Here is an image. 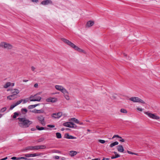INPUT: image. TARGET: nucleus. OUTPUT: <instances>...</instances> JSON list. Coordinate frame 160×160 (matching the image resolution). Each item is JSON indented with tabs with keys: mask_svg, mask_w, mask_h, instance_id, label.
<instances>
[{
	"mask_svg": "<svg viewBox=\"0 0 160 160\" xmlns=\"http://www.w3.org/2000/svg\"><path fill=\"white\" fill-rule=\"evenodd\" d=\"M18 124L19 126L23 128H27L29 127L32 124V122L26 119L25 118H18Z\"/></svg>",
	"mask_w": 160,
	"mask_h": 160,
	"instance_id": "obj_1",
	"label": "nucleus"
},
{
	"mask_svg": "<svg viewBox=\"0 0 160 160\" xmlns=\"http://www.w3.org/2000/svg\"><path fill=\"white\" fill-rule=\"evenodd\" d=\"M61 40L65 43L67 44L71 48H73L74 50L80 52H82L83 51V50L82 49L76 46L74 44L72 43L71 41H69L68 40L66 39L63 38H61Z\"/></svg>",
	"mask_w": 160,
	"mask_h": 160,
	"instance_id": "obj_2",
	"label": "nucleus"
},
{
	"mask_svg": "<svg viewBox=\"0 0 160 160\" xmlns=\"http://www.w3.org/2000/svg\"><path fill=\"white\" fill-rule=\"evenodd\" d=\"M0 47L8 49H11L12 48V45L4 42H2L0 43Z\"/></svg>",
	"mask_w": 160,
	"mask_h": 160,
	"instance_id": "obj_3",
	"label": "nucleus"
},
{
	"mask_svg": "<svg viewBox=\"0 0 160 160\" xmlns=\"http://www.w3.org/2000/svg\"><path fill=\"white\" fill-rule=\"evenodd\" d=\"M144 113L147 115L149 118L153 119L158 120L160 118L159 117L156 115L155 114L152 113L148 112H145Z\"/></svg>",
	"mask_w": 160,
	"mask_h": 160,
	"instance_id": "obj_4",
	"label": "nucleus"
},
{
	"mask_svg": "<svg viewBox=\"0 0 160 160\" xmlns=\"http://www.w3.org/2000/svg\"><path fill=\"white\" fill-rule=\"evenodd\" d=\"M38 94H36L34 96L31 95L30 97V101H40L42 98L40 96H37V95Z\"/></svg>",
	"mask_w": 160,
	"mask_h": 160,
	"instance_id": "obj_5",
	"label": "nucleus"
},
{
	"mask_svg": "<svg viewBox=\"0 0 160 160\" xmlns=\"http://www.w3.org/2000/svg\"><path fill=\"white\" fill-rule=\"evenodd\" d=\"M129 99L134 102H140L142 103H145L143 100L137 97H132L130 98Z\"/></svg>",
	"mask_w": 160,
	"mask_h": 160,
	"instance_id": "obj_6",
	"label": "nucleus"
},
{
	"mask_svg": "<svg viewBox=\"0 0 160 160\" xmlns=\"http://www.w3.org/2000/svg\"><path fill=\"white\" fill-rule=\"evenodd\" d=\"M63 125L64 126L69 127L70 128H76V125L72 122H67L63 124Z\"/></svg>",
	"mask_w": 160,
	"mask_h": 160,
	"instance_id": "obj_7",
	"label": "nucleus"
},
{
	"mask_svg": "<svg viewBox=\"0 0 160 160\" xmlns=\"http://www.w3.org/2000/svg\"><path fill=\"white\" fill-rule=\"evenodd\" d=\"M37 118L38 120L40 123L43 126L45 125V118L42 115H40L37 117Z\"/></svg>",
	"mask_w": 160,
	"mask_h": 160,
	"instance_id": "obj_8",
	"label": "nucleus"
},
{
	"mask_svg": "<svg viewBox=\"0 0 160 160\" xmlns=\"http://www.w3.org/2000/svg\"><path fill=\"white\" fill-rule=\"evenodd\" d=\"M41 4L43 5H46L49 4H53V3L51 0H45L41 2Z\"/></svg>",
	"mask_w": 160,
	"mask_h": 160,
	"instance_id": "obj_9",
	"label": "nucleus"
},
{
	"mask_svg": "<svg viewBox=\"0 0 160 160\" xmlns=\"http://www.w3.org/2000/svg\"><path fill=\"white\" fill-rule=\"evenodd\" d=\"M24 150L28 151L30 150H37V146H29L26 147Z\"/></svg>",
	"mask_w": 160,
	"mask_h": 160,
	"instance_id": "obj_10",
	"label": "nucleus"
},
{
	"mask_svg": "<svg viewBox=\"0 0 160 160\" xmlns=\"http://www.w3.org/2000/svg\"><path fill=\"white\" fill-rule=\"evenodd\" d=\"M62 115L61 112H58V113H54L52 115V117L54 118H58Z\"/></svg>",
	"mask_w": 160,
	"mask_h": 160,
	"instance_id": "obj_11",
	"label": "nucleus"
},
{
	"mask_svg": "<svg viewBox=\"0 0 160 160\" xmlns=\"http://www.w3.org/2000/svg\"><path fill=\"white\" fill-rule=\"evenodd\" d=\"M57 99L55 98L50 97L46 99V101L47 102H57Z\"/></svg>",
	"mask_w": 160,
	"mask_h": 160,
	"instance_id": "obj_12",
	"label": "nucleus"
},
{
	"mask_svg": "<svg viewBox=\"0 0 160 160\" xmlns=\"http://www.w3.org/2000/svg\"><path fill=\"white\" fill-rule=\"evenodd\" d=\"M31 111L32 112L36 113H43L44 112V111L43 109H41L40 110H37L36 109H34Z\"/></svg>",
	"mask_w": 160,
	"mask_h": 160,
	"instance_id": "obj_13",
	"label": "nucleus"
},
{
	"mask_svg": "<svg viewBox=\"0 0 160 160\" xmlns=\"http://www.w3.org/2000/svg\"><path fill=\"white\" fill-rule=\"evenodd\" d=\"M94 23V21L91 20L87 22L86 26L87 27H90L93 26Z\"/></svg>",
	"mask_w": 160,
	"mask_h": 160,
	"instance_id": "obj_14",
	"label": "nucleus"
},
{
	"mask_svg": "<svg viewBox=\"0 0 160 160\" xmlns=\"http://www.w3.org/2000/svg\"><path fill=\"white\" fill-rule=\"evenodd\" d=\"M118 151L120 152H124V149L122 145H119L117 147Z\"/></svg>",
	"mask_w": 160,
	"mask_h": 160,
	"instance_id": "obj_15",
	"label": "nucleus"
},
{
	"mask_svg": "<svg viewBox=\"0 0 160 160\" xmlns=\"http://www.w3.org/2000/svg\"><path fill=\"white\" fill-rule=\"evenodd\" d=\"M64 136L65 138L67 139H75L76 138V137L70 135L68 133L65 134Z\"/></svg>",
	"mask_w": 160,
	"mask_h": 160,
	"instance_id": "obj_16",
	"label": "nucleus"
},
{
	"mask_svg": "<svg viewBox=\"0 0 160 160\" xmlns=\"http://www.w3.org/2000/svg\"><path fill=\"white\" fill-rule=\"evenodd\" d=\"M17 98V96H15L14 94H12L7 96V98L9 100H14Z\"/></svg>",
	"mask_w": 160,
	"mask_h": 160,
	"instance_id": "obj_17",
	"label": "nucleus"
},
{
	"mask_svg": "<svg viewBox=\"0 0 160 160\" xmlns=\"http://www.w3.org/2000/svg\"><path fill=\"white\" fill-rule=\"evenodd\" d=\"M36 146L37 150L44 149L46 148V146L44 145H37Z\"/></svg>",
	"mask_w": 160,
	"mask_h": 160,
	"instance_id": "obj_18",
	"label": "nucleus"
},
{
	"mask_svg": "<svg viewBox=\"0 0 160 160\" xmlns=\"http://www.w3.org/2000/svg\"><path fill=\"white\" fill-rule=\"evenodd\" d=\"M55 88L57 90L61 91V90H62V89L63 87L61 86L56 85L55 86Z\"/></svg>",
	"mask_w": 160,
	"mask_h": 160,
	"instance_id": "obj_19",
	"label": "nucleus"
},
{
	"mask_svg": "<svg viewBox=\"0 0 160 160\" xmlns=\"http://www.w3.org/2000/svg\"><path fill=\"white\" fill-rule=\"evenodd\" d=\"M118 142L117 141H116V142H115L111 143L109 147L110 148H112L113 147L116 145H118Z\"/></svg>",
	"mask_w": 160,
	"mask_h": 160,
	"instance_id": "obj_20",
	"label": "nucleus"
},
{
	"mask_svg": "<svg viewBox=\"0 0 160 160\" xmlns=\"http://www.w3.org/2000/svg\"><path fill=\"white\" fill-rule=\"evenodd\" d=\"M11 82H7L5 85L3 87L4 88H8L9 87L11 86Z\"/></svg>",
	"mask_w": 160,
	"mask_h": 160,
	"instance_id": "obj_21",
	"label": "nucleus"
},
{
	"mask_svg": "<svg viewBox=\"0 0 160 160\" xmlns=\"http://www.w3.org/2000/svg\"><path fill=\"white\" fill-rule=\"evenodd\" d=\"M21 111V112L23 114H25L28 112V110L25 108H22Z\"/></svg>",
	"mask_w": 160,
	"mask_h": 160,
	"instance_id": "obj_22",
	"label": "nucleus"
},
{
	"mask_svg": "<svg viewBox=\"0 0 160 160\" xmlns=\"http://www.w3.org/2000/svg\"><path fill=\"white\" fill-rule=\"evenodd\" d=\"M70 155L71 156L73 157L76 155L77 154V152L76 151H71L70 152Z\"/></svg>",
	"mask_w": 160,
	"mask_h": 160,
	"instance_id": "obj_23",
	"label": "nucleus"
},
{
	"mask_svg": "<svg viewBox=\"0 0 160 160\" xmlns=\"http://www.w3.org/2000/svg\"><path fill=\"white\" fill-rule=\"evenodd\" d=\"M15 91L12 92V94H14V95H15V96H17V94L19 93V91L17 89H15Z\"/></svg>",
	"mask_w": 160,
	"mask_h": 160,
	"instance_id": "obj_24",
	"label": "nucleus"
},
{
	"mask_svg": "<svg viewBox=\"0 0 160 160\" xmlns=\"http://www.w3.org/2000/svg\"><path fill=\"white\" fill-rule=\"evenodd\" d=\"M71 120L73 122H75L76 123H79V121L74 118H72Z\"/></svg>",
	"mask_w": 160,
	"mask_h": 160,
	"instance_id": "obj_25",
	"label": "nucleus"
},
{
	"mask_svg": "<svg viewBox=\"0 0 160 160\" xmlns=\"http://www.w3.org/2000/svg\"><path fill=\"white\" fill-rule=\"evenodd\" d=\"M40 154L39 153H34L33 154H31V157H33L36 156H40Z\"/></svg>",
	"mask_w": 160,
	"mask_h": 160,
	"instance_id": "obj_26",
	"label": "nucleus"
},
{
	"mask_svg": "<svg viewBox=\"0 0 160 160\" xmlns=\"http://www.w3.org/2000/svg\"><path fill=\"white\" fill-rule=\"evenodd\" d=\"M61 92L63 93L64 94H68V92L67 91V90L64 88H63L62 89V90H61Z\"/></svg>",
	"mask_w": 160,
	"mask_h": 160,
	"instance_id": "obj_27",
	"label": "nucleus"
},
{
	"mask_svg": "<svg viewBox=\"0 0 160 160\" xmlns=\"http://www.w3.org/2000/svg\"><path fill=\"white\" fill-rule=\"evenodd\" d=\"M56 137L60 139L62 138L61 134L59 132H57L56 133Z\"/></svg>",
	"mask_w": 160,
	"mask_h": 160,
	"instance_id": "obj_28",
	"label": "nucleus"
},
{
	"mask_svg": "<svg viewBox=\"0 0 160 160\" xmlns=\"http://www.w3.org/2000/svg\"><path fill=\"white\" fill-rule=\"evenodd\" d=\"M37 129L38 130H42L44 129V128L43 127H40L38 125L36 126Z\"/></svg>",
	"mask_w": 160,
	"mask_h": 160,
	"instance_id": "obj_29",
	"label": "nucleus"
},
{
	"mask_svg": "<svg viewBox=\"0 0 160 160\" xmlns=\"http://www.w3.org/2000/svg\"><path fill=\"white\" fill-rule=\"evenodd\" d=\"M21 100H22V102H23L22 103L24 104L28 102V98H26L25 99H22Z\"/></svg>",
	"mask_w": 160,
	"mask_h": 160,
	"instance_id": "obj_30",
	"label": "nucleus"
},
{
	"mask_svg": "<svg viewBox=\"0 0 160 160\" xmlns=\"http://www.w3.org/2000/svg\"><path fill=\"white\" fill-rule=\"evenodd\" d=\"M52 153H61V152L58 150H52Z\"/></svg>",
	"mask_w": 160,
	"mask_h": 160,
	"instance_id": "obj_31",
	"label": "nucleus"
},
{
	"mask_svg": "<svg viewBox=\"0 0 160 160\" xmlns=\"http://www.w3.org/2000/svg\"><path fill=\"white\" fill-rule=\"evenodd\" d=\"M120 157V155H119L118 154H117L115 155V156H112L111 157V158L112 159H113L114 158H116L119 157Z\"/></svg>",
	"mask_w": 160,
	"mask_h": 160,
	"instance_id": "obj_32",
	"label": "nucleus"
},
{
	"mask_svg": "<svg viewBox=\"0 0 160 160\" xmlns=\"http://www.w3.org/2000/svg\"><path fill=\"white\" fill-rule=\"evenodd\" d=\"M120 112H121L124 113H127V111L126 110L123 108L121 109L120 110Z\"/></svg>",
	"mask_w": 160,
	"mask_h": 160,
	"instance_id": "obj_33",
	"label": "nucleus"
},
{
	"mask_svg": "<svg viewBox=\"0 0 160 160\" xmlns=\"http://www.w3.org/2000/svg\"><path fill=\"white\" fill-rule=\"evenodd\" d=\"M17 106L15 104V103L13 104H12V105L10 108H9V109L10 110H12L16 106Z\"/></svg>",
	"mask_w": 160,
	"mask_h": 160,
	"instance_id": "obj_34",
	"label": "nucleus"
},
{
	"mask_svg": "<svg viewBox=\"0 0 160 160\" xmlns=\"http://www.w3.org/2000/svg\"><path fill=\"white\" fill-rule=\"evenodd\" d=\"M122 138V137L119 136L118 135H114L113 137L112 138V139H113V138Z\"/></svg>",
	"mask_w": 160,
	"mask_h": 160,
	"instance_id": "obj_35",
	"label": "nucleus"
},
{
	"mask_svg": "<svg viewBox=\"0 0 160 160\" xmlns=\"http://www.w3.org/2000/svg\"><path fill=\"white\" fill-rule=\"evenodd\" d=\"M116 95L115 94H112L110 96L111 98L112 99H115L116 98Z\"/></svg>",
	"mask_w": 160,
	"mask_h": 160,
	"instance_id": "obj_36",
	"label": "nucleus"
},
{
	"mask_svg": "<svg viewBox=\"0 0 160 160\" xmlns=\"http://www.w3.org/2000/svg\"><path fill=\"white\" fill-rule=\"evenodd\" d=\"M127 152L129 154H132V155H138V154L137 153H135L132 152L131 151H127Z\"/></svg>",
	"mask_w": 160,
	"mask_h": 160,
	"instance_id": "obj_37",
	"label": "nucleus"
},
{
	"mask_svg": "<svg viewBox=\"0 0 160 160\" xmlns=\"http://www.w3.org/2000/svg\"><path fill=\"white\" fill-rule=\"evenodd\" d=\"M64 97L67 100H68L69 99V98L68 95V94H64Z\"/></svg>",
	"mask_w": 160,
	"mask_h": 160,
	"instance_id": "obj_38",
	"label": "nucleus"
},
{
	"mask_svg": "<svg viewBox=\"0 0 160 160\" xmlns=\"http://www.w3.org/2000/svg\"><path fill=\"white\" fill-rule=\"evenodd\" d=\"M7 108L6 107H4L2 108L0 110V111L2 112H3L6 110Z\"/></svg>",
	"mask_w": 160,
	"mask_h": 160,
	"instance_id": "obj_39",
	"label": "nucleus"
},
{
	"mask_svg": "<svg viewBox=\"0 0 160 160\" xmlns=\"http://www.w3.org/2000/svg\"><path fill=\"white\" fill-rule=\"evenodd\" d=\"M19 115V114L17 112H15L14 113V115L13 116V118H16L17 116Z\"/></svg>",
	"mask_w": 160,
	"mask_h": 160,
	"instance_id": "obj_40",
	"label": "nucleus"
},
{
	"mask_svg": "<svg viewBox=\"0 0 160 160\" xmlns=\"http://www.w3.org/2000/svg\"><path fill=\"white\" fill-rule=\"evenodd\" d=\"M22 100H21V99L18 101L16 103H15L16 105L17 106V105L20 104L22 102Z\"/></svg>",
	"mask_w": 160,
	"mask_h": 160,
	"instance_id": "obj_41",
	"label": "nucleus"
},
{
	"mask_svg": "<svg viewBox=\"0 0 160 160\" xmlns=\"http://www.w3.org/2000/svg\"><path fill=\"white\" fill-rule=\"evenodd\" d=\"M98 141L99 142H100V143H101L102 144H103V143H105L106 142V141L105 140H101V139L99 140Z\"/></svg>",
	"mask_w": 160,
	"mask_h": 160,
	"instance_id": "obj_42",
	"label": "nucleus"
},
{
	"mask_svg": "<svg viewBox=\"0 0 160 160\" xmlns=\"http://www.w3.org/2000/svg\"><path fill=\"white\" fill-rule=\"evenodd\" d=\"M11 159L12 160H18V158L13 157L11 158Z\"/></svg>",
	"mask_w": 160,
	"mask_h": 160,
	"instance_id": "obj_43",
	"label": "nucleus"
},
{
	"mask_svg": "<svg viewBox=\"0 0 160 160\" xmlns=\"http://www.w3.org/2000/svg\"><path fill=\"white\" fill-rule=\"evenodd\" d=\"M31 154H25L24 156L26 157H31Z\"/></svg>",
	"mask_w": 160,
	"mask_h": 160,
	"instance_id": "obj_44",
	"label": "nucleus"
},
{
	"mask_svg": "<svg viewBox=\"0 0 160 160\" xmlns=\"http://www.w3.org/2000/svg\"><path fill=\"white\" fill-rule=\"evenodd\" d=\"M47 127L50 128H54L55 125H47Z\"/></svg>",
	"mask_w": 160,
	"mask_h": 160,
	"instance_id": "obj_45",
	"label": "nucleus"
},
{
	"mask_svg": "<svg viewBox=\"0 0 160 160\" xmlns=\"http://www.w3.org/2000/svg\"><path fill=\"white\" fill-rule=\"evenodd\" d=\"M28 108L29 109H31L33 108L32 105H30L28 106Z\"/></svg>",
	"mask_w": 160,
	"mask_h": 160,
	"instance_id": "obj_46",
	"label": "nucleus"
},
{
	"mask_svg": "<svg viewBox=\"0 0 160 160\" xmlns=\"http://www.w3.org/2000/svg\"><path fill=\"white\" fill-rule=\"evenodd\" d=\"M24 159L25 160H26L27 159V158H26L24 157H18V160L20 159Z\"/></svg>",
	"mask_w": 160,
	"mask_h": 160,
	"instance_id": "obj_47",
	"label": "nucleus"
},
{
	"mask_svg": "<svg viewBox=\"0 0 160 160\" xmlns=\"http://www.w3.org/2000/svg\"><path fill=\"white\" fill-rule=\"evenodd\" d=\"M31 1L37 3L38 2V0H31Z\"/></svg>",
	"mask_w": 160,
	"mask_h": 160,
	"instance_id": "obj_48",
	"label": "nucleus"
},
{
	"mask_svg": "<svg viewBox=\"0 0 160 160\" xmlns=\"http://www.w3.org/2000/svg\"><path fill=\"white\" fill-rule=\"evenodd\" d=\"M32 70V71H34L35 70V68L33 66H32L31 67Z\"/></svg>",
	"mask_w": 160,
	"mask_h": 160,
	"instance_id": "obj_49",
	"label": "nucleus"
},
{
	"mask_svg": "<svg viewBox=\"0 0 160 160\" xmlns=\"http://www.w3.org/2000/svg\"><path fill=\"white\" fill-rule=\"evenodd\" d=\"M34 87L35 88H38V84L37 83H35L34 85Z\"/></svg>",
	"mask_w": 160,
	"mask_h": 160,
	"instance_id": "obj_50",
	"label": "nucleus"
},
{
	"mask_svg": "<svg viewBox=\"0 0 160 160\" xmlns=\"http://www.w3.org/2000/svg\"><path fill=\"white\" fill-rule=\"evenodd\" d=\"M121 139L119 140V141L121 142H124L125 141V140L124 139L120 138Z\"/></svg>",
	"mask_w": 160,
	"mask_h": 160,
	"instance_id": "obj_51",
	"label": "nucleus"
},
{
	"mask_svg": "<svg viewBox=\"0 0 160 160\" xmlns=\"http://www.w3.org/2000/svg\"><path fill=\"white\" fill-rule=\"evenodd\" d=\"M39 105V104H35V105H32V106H33V108H35L36 106H38Z\"/></svg>",
	"mask_w": 160,
	"mask_h": 160,
	"instance_id": "obj_52",
	"label": "nucleus"
},
{
	"mask_svg": "<svg viewBox=\"0 0 160 160\" xmlns=\"http://www.w3.org/2000/svg\"><path fill=\"white\" fill-rule=\"evenodd\" d=\"M137 109L140 111H142V108H138Z\"/></svg>",
	"mask_w": 160,
	"mask_h": 160,
	"instance_id": "obj_53",
	"label": "nucleus"
},
{
	"mask_svg": "<svg viewBox=\"0 0 160 160\" xmlns=\"http://www.w3.org/2000/svg\"><path fill=\"white\" fill-rule=\"evenodd\" d=\"M55 158L56 159H58L59 158V156H55Z\"/></svg>",
	"mask_w": 160,
	"mask_h": 160,
	"instance_id": "obj_54",
	"label": "nucleus"
},
{
	"mask_svg": "<svg viewBox=\"0 0 160 160\" xmlns=\"http://www.w3.org/2000/svg\"><path fill=\"white\" fill-rule=\"evenodd\" d=\"M7 158H8L7 157H6L5 158H2V160H6L7 159Z\"/></svg>",
	"mask_w": 160,
	"mask_h": 160,
	"instance_id": "obj_55",
	"label": "nucleus"
},
{
	"mask_svg": "<svg viewBox=\"0 0 160 160\" xmlns=\"http://www.w3.org/2000/svg\"><path fill=\"white\" fill-rule=\"evenodd\" d=\"M35 130H36L35 128H32L31 129V130L32 131H35Z\"/></svg>",
	"mask_w": 160,
	"mask_h": 160,
	"instance_id": "obj_56",
	"label": "nucleus"
},
{
	"mask_svg": "<svg viewBox=\"0 0 160 160\" xmlns=\"http://www.w3.org/2000/svg\"><path fill=\"white\" fill-rule=\"evenodd\" d=\"M14 85V83H11V86L12 87H13Z\"/></svg>",
	"mask_w": 160,
	"mask_h": 160,
	"instance_id": "obj_57",
	"label": "nucleus"
},
{
	"mask_svg": "<svg viewBox=\"0 0 160 160\" xmlns=\"http://www.w3.org/2000/svg\"><path fill=\"white\" fill-rule=\"evenodd\" d=\"M28 80H23V82H28Z\"/></svg>",
	"mask_w": 160,
	"mask_h": 160,
	"instance_id": "obj_58",
	"label": "nucleus"
},
{
	"mask_svg": "<svg viewBox=\"0 0 160 160\" xmlns=\"http://www.w3.org/2000/svg\"><path fill=\"white\" fill-rule=\"evenodd\" d=\"M61 159L62 160H66V158L64 157H62Z\"/></svg>",
	"mask_w": 160,
	"mask_h": 160,
	"instance_id": "obj_59",
	"label": "nucleus"
},
{
	"mask_svg": "<svg viewBox=\"0 0 160 160\" xmlns=\"http://www.w3.org/2000/svg\"><path fill=\"white\" fill-rule=\"evenodd\" d=\"M78 124H79V125H82L83 124V123L82 122H79V123H78Z\"/></svg>",
	"mask_w": 160,
	"mask_h": 160,
	"instance_id": "obj_60",
	"label": "nucleus"
},
{
	"mask_svg": "<svg viewBox=\"0 0 160 160\" xmlns=\"http://www.w3.org/2000/svg\"><path fill=\"white\" fill-rule=\"evenodd\" d=\"M93 160H100V159L99 158H96L94 159H93Z\"/></svg>",
	"mask_w": 160,
	"mask_h": 160,
	"instance_id": "obj_61",
	"label": "nucleus"
},
{
	"mask_svg": "<svg viewBox=\"0 0 160 160\" xmlns=\"http://www.w3.org/2000/svg\"><path fill=\"white\" fill-rule=\"evenodd\" d=\"M113 153L115 154V155L117 154H118L117 152H114Z\"/></svg>",
	"mask_w": 160,
	"mask_h": 160,
	"instance_id": "obj_62",
	"label": "nucleus"
},
{
	"mask_svg": "<svg viewBox=\"0 0 160 160\" xmlns=\"http://www.w3.org/2000/svg\"><path fill=\"white\" fill-rule=\"evenodd\" d=\"M64 128H61V131H64Z\"/></svg>",
	"mask_w": 160,
	"mask_h": 160,
	"instance_id": "obj_63",
	"label": "nucleus"
},
{
	"mask_svg": "<svg viewBox=\"0 0 160 160\" xmlns=\"http://www.w3.org/2000/svg\"><path fill=\"white\" fill-rule=\"evenodd\" d=\"M2 114H0V118H1L2 117Z\"/></svg>",
	"mask_w": 160,
	"mask_h": 160,
	"instance_id": "obj_64",
	"label": "nucleus"
}]
</instances>
